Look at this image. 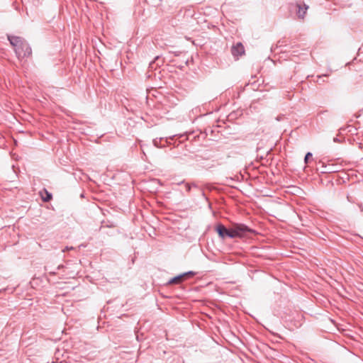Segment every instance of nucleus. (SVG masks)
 I'll return each mask as SVG.
<instances>
[{
	"label": "nucleus",
	"mask_w": 363,
	"mask_h": 363,
	"mask_svg": "<svg viewBox=\"0 0 363 363\" xmlns=\"http://www.w3.org/2000/svg\"><path fill=\"white\" fill-rule=\"evenodd\" d=\"M10 44L13 47L18 59L28 58L32 55V49L28 43L20 36L7 35Z\"/></svg>",
	"instance_id": "obj_1"
},
{
	"label": "nucleus",
	"mask_w": 363,
	"mask_h": 363,
	"mask_svg": "<svg viewBox=\"0 0 363 363\" xmlns=\"http://www.w3.org/2000/svg\"><path fill=\"white\" fill-rule=\"evenodd\" d=\"M237 238H242L247 235L248 233L256 234V231L243 223H232Z\"/></svg>",
	"instance_id": "obj_2"
},
{
	"label": "nucleus",
	"mask_w": 363,
	"mask_h": 363,
	"mask_svg": "<svg viewBox=\"0 0 363 363\" xmlns=\"http://www.w3.org/2000/svg\"><path fill=\"white\" fill-rule=\"evenodd\" d=\"M319 164L321 165L320 173L321 174H329L337 172L339 171V166L335 164H326L324 162L319 161Z\"/></svg>",
	"instance_id": "obj_3"
},
{
	"label": "nucleus",
	"mask_w": 363,
	"mask_h": 363,
	"mask_svg": "<svg viewBox=\"0 0 363 363\" xmlns=\"http://www.w3.org/2000/svg\"><path fill=\"white\" fill-rule=\"evenodd\" d=\"M295 6L298 18L299 19H303L308 9V6L305 3H296Z\"/></svg>",
	"instance_id": "obj_4"
},
{
	"label": "nucleus",
	"mask_w": 363,
	"mask_h": 363,
	"mask_svg": "<svg viewBox=\"0 0 363 363\" xmlns=\"http://www.w3.org/2000/svg\"><path fill=\"white\" fill-rule=\"evenodd\" d=\"M216 231L217 232L218 236L221 239H225L228 237V228H227L224 225L219 223L216 227Z\"/></svg>",
	"instance_id": "obj_5"
},
{
	"label": "nucleus",
	"mask_w": 363,
	"mask_h": 363,
	"mask_svg": "<svg viewBox=\"0 0 363 363\" xmlns=\"http://www.w3.org/2000/svg\"><path fill=\"white\" fill-rule=\"evenodd\" d=\"M231 52L235 57L242 55L245 52L244 46L241 43H238L232 47Z\"/></svg>",
	"instance_id": "obj_6"
},
{
	"label": "nucleus",
	"mask_w": 363,
	"mask_h": 363,
	"mask_svg": "<svg viewBox=\"0 0 363 363\" xmlns=\"http://www.w3.org/2000/svg\"><path fill=\"white\" fill-rule=\"evenodd\" d=\"M163 60L160 56H156L154 60L150 62L149 67L150 69H156L157 67H160L163 65Z\"/></svg>",
	"instance_id": "obj_7"
},
{
	"label": "nucleus",
	"mask_w": 363,
	"mask_h": 363,
	"mask_svg": "<svg viewBox=\"0 0 363 363\" xmlns=\"http://www.w3.org/2000/svg\"><path fill=\"white\" fill-rule=\"evenodd\" d=\"M184 275L179 274L178 276H176L173 278H172L169 281L168 284H177L181 283L184 280Z\"/></svg>",
	"instance_id": "obj_8"
},
{
	"label": "nucleus",
	"mask_w": 363,
	"mask_h": 363,
	"mask_svg": "<svg viewBox=\"0 0 363 363\" xmlns=\"http://www.w3.org/2000/svg\"><path fill=\"white\" fill-rule=\"evenodd\" d=\"M43 193L45 195H43V192H40L42 200L44 202H48L52 199V195L51 193L47 191V189H43Z\"/></svg>",
	"instance_id": "obj_9"
},
{
	"label": "nucleus",
	"mask_w": 363,
	"mask_h": 363,
	"mask_svg": "<svg viewBox=\"0 0 363 363\" xmlns=\"http://www.w3.org/2000/svg\"><path fill=\"white\" fill-rule=\"evenodd\" d=\"M164 140L163 138H155L153 140L152 143H153V145L157 147H159V148H161V147H163L165 146V145H162V141Z\"/></svg>",
	"instance_id": "obj_10"
},
{
	"label": "nucleus",
	"mask_w": 363,
	"mask_h": 363,
	"mask_svg": "<svg viewBox=\"0 0 363 363\" xmlns=\"http://www.w3.org/2000/svg\"><path fill=\"white\" fill-rule=\"evenodd\" d=\"M228 238H237L236 236V233H235V230H234V227L233 225V224L231 225V227L230 228H228Z\"/></svg>",
	"instance_id": "obj_11"
},
{
	"label": "nucleus",
	"mask_w": 363,
	"mask_h": 363,
	"mask_svg": "<svg viewBox=\"0 0 363 363\" xmlns=\"http://www.w3.org/2000/svg\"><path fill=\"white\" fill-rule=\"evenodd\" d=\"M195 274L196 273L193 271H189V272L183 273L182 274L184 275V279H188L189 277H193L194 275H195Z\"/></svg>",
	"instance_id": "obj_12"
},
{
	"label": "nucleus",
	"mask_w": 363,
	"mask_h": 363,
	"mask_svg": "<svg viewBox=\"0 0 363 363\" xmlns=\"http://www.w3.org/2000/svg\"><path fill=\"white\" fill-rule=\"evenodd\" d=\"M313 157V154L310 152H307L304 157V162L305 164H307L309 161V159Z\"/></svg>",
	"instance_id": "obj_13"
},
{
	"label": "nucleus",
	"mask_w": 363,
	"mask_h": 363,
	"mask_svg": "<svg viewBox=\"0 0 363 363\" xmlns=\"http://www.w3.org/2000/svg\"><path fill=\"white\" fill-rule=\"evenodd\" d=\"M185 187H186V190L187 191H190L192 188V185H191V184L186 183V184H185Z\"/></svg>",
	"instance_id": "obj_14"
},
{
	"label": "nucleus",
	"mask_w": 363,
	"mask_h": 363,
	"mask_svg": "<svg viewBox=\"0 0 363 363\" xmlns=\"http://www.w3.org/2000/svg\"><path fill=\"white\" fill-rule=\"evenodd\" d=\"M199 191H200V194H201V196L207 200L208 199H207L204 191L202 189H199Z\"/></svg>",
	"instance_id": "obj_15"
},
{
	"label": "nucleus",
	"mask_w": 363,
	"mask_h": 363,
	"mask_svg": "<svg viewBox=\"0 0 363 363\" xmlns=\"http://www.w3.org/2000/svg\"><path fill=\"white\" fill-rule=\"evenodd\" d=\"M191 185H192V187H193V188L198 189L199 190L200 189H199V186H198L197 184H194V183H192V184H191Z\"/></svg>",
	"instance_id": "obj_16"
},
{
	"label": "nucleus",
	"mask_w": 363,
	"mask_h": 363,
	"mask_svg": "<svg viewBox=\"0 0 363 363\" xmlns=\"http://www.w3.org/2000/svg\"><path fill=\"white\" fill-rule=\"evenodd\" d=\"M333 141H334L335 143H339V142H340V140H339L337 137H335V138H333Z\"/></svg>",
	"instance_id": "obj_17"
},
{
	"label": "nucleus",
	"mask_w": 363,
	"mask_h": 363,
	"mask_svg": "<svg viewBox=\"0 0 363 363\" xmlns=\"http://www.w3.org/2000/svg\"><path fill=\"white\" fill-rule=\"evenodd\" d=\"M63 267H64V266H63V265H62V264H60V265H59V266L57 267V269H62V268H63Z\"/></svg>",
	"instance_id": "obj_18"
},
{
	"label": "nucleus",
	"mask_w": 363,
	"mask_h": 363,
	"mask_svg": "<svg viewBox=\"0 0 363 363\" xmlns=\"http://www.w3.org/2000/svg\"><path fill=\"white\" fill-rule=\"evenodd\" d=\"M180 53H181L180 52H174V55H176V56H179Z\"/></svg>",
	"instance_id": "obj_19"
},
{
	"label": "nucleus",
	"mask_w": 363,
	"mask_h": 363,
	"mask_svg": "<svg viewBox=\"0 0 363 363\" xmlns=\"http://www.w3.org/2000/svg\"><path fill=\"white\" fill-rule=\"evenodd\" d=\"M50 274L55 275L56 274V272H50Z\"/></svg>",
	"instance_id": "obj_20"
},
{
	"label": "nucleus",
	"mask_w": 363,
	"mask_h": 363,
	"mask_svg": "<svg viewBox=\"0 0 363 363\" xmlns=\"http://www.w3.org/2000/svg\"><path fill=\"white\" fill-rule=\"evenodd\" d=\"M69 248L68 247H66V248L65 250H63L62 251L65 252V250H68Z\"/></svg>",
	"instance_id": "obj_21"
}]
</instances>
